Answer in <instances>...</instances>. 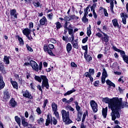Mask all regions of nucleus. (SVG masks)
Instances as JSON below:
<instances>
[{
  "label": "nucleus",
  "mask_w": 128,
  "mask_h": 128,
  "mask_svg": "<svg viewBox=\"0 0 128 128\" xmlns=\"http://www.w3.org/2000/svg\"><path fill=\"white\" fill-rule=\"evenodd\" d=\"M70 16V18H71V20H78V16H76V15H74V14L71 15Z\"/></svg>",
  "instance_id": "nucleus-37"
},
{
  "label": "nucleus",
  "mask_w": 128,
  "mask_h": 128,
  "mask_svg": "<svg viewBox=\"0 0 128 128\" xmlns=\"http://www.w3.org/2000/svg\"><path fill=\"white\" fill-rule=\"evenodd\" d=\"M106 84L110 86H113V88H116V84H114L112 81H110V80H106Z\"/></svg>",
  "instance_id": "nucleus-24"
},
{
  "label": "nucleus",
  "mask_w": 128,
  "mask_h": 128,
  "mask_svg": "<svg viewBox=\"0 0 128 128\" xmlns=\"http://www.w3.org/2000/svg\"><path fill=\"white\" fill-rule=\"evenodd\" d=\"M10 82L14 88H16V90H18V82H16L12 80V79H10Z\"/></svg>",
  "instance_id": "nucleus-13"
},
{
  "label": "nucleus",
  "mask_w": 128,
  "mask_h": 128,
  "mask_svg": "<svg viewBox=\"0 0 128 128\" xmlns=\"http://www.w3.org/2000/svg\"><path fill=\"white\" fill-rule=\"evenodd\" d=\"M18 12H16V9H12L10 10V16L11 18H18Z\"/></svg>",
  "instance_id": "nucleus-7"
},
{
  "label": "nucleus",
  "mask_w": 128,
  "mask_h": 128,
  "mask_svg": "<svg viewBox=\"0 0 128 128\" xmlns=\"http://www.w3.org/2000/svg\"><path fill=\"white\" fill-rule=\"evenodd\" d=\"M66 50L68 52V54L72 50V44L70 43H68L66 46Z\"/></svg>",
  "instance_id": "nucleus-18"
},
{
  "label": "nucleus",
  "mask_w": 128,
  "mask_h": 128,
  "mask_svg": "<svg viewBox=\"0 0 128 128\" xmlns=\"http://www.w3.org/2000/svg\"><path fill=\"white\" fill-rule=\"evenodd\" d=\"M112 49L115 50L116 52H120V55L122 56V58L126 56V53L124 51L116 47L115 46H112Z\"/></svg>",
  "instance_id": "nucleus-8"
},
{
  "label": "nucleus",
  "mask_w": 128,
  "mask_h": 128,
  "mask_svg": "<svg viewBox=\"0 0 128 128\" xmlns=\"http://www.w3.org/2000/svg\"><path fill=\"white\" fill-rule=\"evenodd\" d=\"M104 14L105 16H108V13L106 9L104 8Z\"/></svg>",
  "instance_id": "nucleus-58"
},
{
  "label": "nucleus",
  "mask_w": 128,
  "mask_h": 128,
  "mask_svg": "<svg viewBox=\"0 0 128 128\" xmlns=\"http://www.w3.org/2000/svg\"><path fill=\"white\" fill-rule=\"evenodd\" d=\"M62 118V120L66 124H72V121L70 119V112L68 111L66 112V110H62L61 112Z\"/></svg>",
  "instance_id": "nucleus-3"
},
{
  "label": "nucleus",
  "mask_w": 128,
  "mask_h": 128,
  "mask_svg": "<svg viewBox=\"0 0 128 128\" xmlns=\"http://www.w3.org/2000/svg\"><path fill=\"white\" fill-rule=\"evenodd\" d=\"M52 122L54 126H56L58 124V120L56 119V118H53V120L52 119Z\"/></svg>",
  "instance_id": "nucleus-45"
},
{
  "label": "nucleus",
  "mask_w": 128,
  "mask_h": 128,
  "mask_svg": "<svg viewBox=\"0 0 128 128\" xmlns=\"http://www.w3.org/2000/svg\"><path fill=\"white\" fill-rule=\"evenodd\" d=\"M122 58L125 62L128 64V56H125Z\"/></svg>",
  "instance_id": "nucleus-48"
},
{
  "label": "nucleus",
  "mask_w": 128,
  "mask_h": 128,
  "mask_svg": "<svg viewBox=\"0 0 128 128\" xmlns=\"http://www.w3.org/2000/svg\"><path fill=\"white\" fill-rule=\"evenodd\" d=\"M34 28V23L32 22H30L29 23V30H30V28Z\"/></svg>",
  "instance_id": "nucleus-52"
},
{
  "label": "nucleus",
  "mask_w": 128,
  "mask_h": 128,
  "mask_svg": "<svg viewBox=\"0 0 128 128\" xmlns=\"http://www.w3.org/2000/svg\"><path fill=\"white\" fill-rule=\"evenodd\" d=\"M54 114L57 118H60V114H58V111H54Z\"/></svg>",
  "instance_id": "nucleus-51"
},
{
  "label": "nucleus",
  "mask_w": 128,
  "mask_h": 128,
  "mask_svg": "<svg viewBox=\"0 0 128 128\" xmlns=\"http://www.w3.org/2000/svg\"><path fill=\"white\" fill-rule=\"evenodd\" d=\"M74 104H76V108L78 112V117L80 118L82 116V112H80V106H78V102L76 101L74 102Z\"/></svg>",
  "instance_id": "nucleus-6"
},
{
  "label": "nucleus",
  "mask_w": 128,
  "mask_h": 128,
  "mask_svg": "<svg viewBox=\"0 0 128 128\" xmlns=\"http://www.w3.org/2000/svg\"><path fill=\"white\" fill-rule=\"evenodd\" d=\"M4 96H3V98H4V100H8V98H10V92H8V90H6L5 92H4Z\"/></svg>",
  "instance_id": "nucleus-12"
},
{
  "label": "nucleus",
  "mask_w": 128,
  "mask_h": 128,
  "mask_svg": "<svg viewBox=\"0 0 128 128\" xmlns=\"http://www.w3.org/2000/svg\"><path fill=\"white\" fill-rule=\"evenodd\" d=\"M64 20L66 21V22H70V20H72L70 16L69 17L68 16H65Z\"/></svg>",
  "instance_id": "nucleus-41"
},
{
  "label": "nucleus",
  "mask_w": 128,
  "mask_h": 128,
  "mask_svg": "<svg viewBox=\"0 0 128 128\" xmlns=\"http://www.w3.org/2000/svg\"><path fill=\"white\" fill-rule=\"evenodd\" d=\"M48 46L44 44V52H46L48 50Z\"/></svg>",
  "instance_id": "nucleus-60"
},
{
  "label": "nucleus",
  "mask_w": 128,
  "mask_h": 128,
  "mask_svg": "<svg viewBox=\"0 0 128 128\" xmlns=\"http://www.w3.org/2000/svg\"><path fill=\"white\" fill-rule=\"evenodd\" d=\"M84 58L86 60V62H90V60H92V58L90 56L88 53L84 54Z\"/></svg>",
  "instance_id": "nucleus-15"
},
{
  "label": "nucleus",
  "mask_w": 128,
  "mask_h": 128,
  "mask_svg": "<svg viewBox=\"0 0 128 128\" xmlns=\"http://www.w3.org/2000/svg\"><path fill=\"white\" fill-rule=\"evenodd\" d=\"M102 77L108 78V72H106V70L105 68H103V72L102 73Z\"/></svg>",
  "instance_id": "nucleus-30"
},
{
  "label": "nucleus",
  "mask_w": 128,
  "mask_h": 128,
  "mask_svg": "<svg viewBox=\"0 0 128 128\" xmlns=\"http://www.w3.org/2000/svg\"><path fill=\"white\" fill-rule=\"evenodd\" d=\"M114 0H110V11L112 12L114 14Z\"/></svg>",
  "instance_id": "nucleus-28"
},
{
  "label": "nucleus",
  "mask_w": 128,
  "mask_h": 128,
  "mask_svg": "<svg viewBox=\"0 0 128 128\" xmlns=\"http://www.w3.org/2000/svg\"><path fill=\"white\" fill-rule=\"evenodd\" d=\"M120 17L123 18H128V14H126V13H122V12L120 14Z\"/></svg>",
  "instance_id": "nucleus-35"
},
{
  "label": "nucleus",
  "mask_w": 128,
  "mask_h": 128,
  "mask_svg": "<svg viewBox=\"0 0 128 128\" xmlns=\"http://www.w3.org/2000/svg\"><path fill=\"white\" fill-rule=\"evenodd\" d=\"M96 4H94L93 6H91V10H92L94 18H98V16L96 15V13L94 11V7L96 6Z\"/></svg>",
  "instance_id": "nucleus-23"
},
{
  "label": "nucleus",
  "mask_w": 128,
  "mask_h": 128,
  "mask_svg": "<svg viewBox=\"0 0 128 128\" xmlns=\"http://www.w3.org/2000/svg\"><path fill=\"white\" fill-rule=\"evenodd\" d=\"M6 86V84H4V82H0V90H2Z\"/></svg>",
  "instance_id": "nucleus-43"
},
{
  "label": "nucleus",
  "mask_w": 128,
  "mask_h": 128,
  "mask_svg": "<svg viewBox=\"0 0 128 128\" xmlns=\"http://www.w3.org/2000/svg\"><path fill=\"white\" fill-rule=\"evenodd\" d=\"M52 118H50V116H48L47 119L46 120V126H48V124H50L52 122Z\"/></svg>",
  "instance_id": "nucleus-25"
},
{
  "label": "nucleus",
  "mask_w": 128,
  "mask_h": 128,
  "mask_svg": "<svg viewBox=\"0 0 128 128\" xmlns=\"http://www.w3.org/2000/svg\"><path fill=\"white\" fill-rule=\"evenodd\" d=\"M42 62H40L39 64V70H42Z\"/></svg>",
  "instance_id": "nucleus-63"
},
{
  "label": "nucleus",
  "mask_w": 128,
  "mask_h": 128,
  "mask_svg": "<svg viewBox=\"0 0 128 128\" xmlns=\"http://www.w3.org/2000/svg\"><path fill=\"white\" fill-rule=\"evenodd\" d=\"M48 99H46L44 100V102L43 104L44 108L46 106V104H48Z\"/></svg>",
  "instance_id": "nucleus-47"
},
{
  "label": "nucleus",
  "mask_w": 128,
  "mask_h": 128,
  "mask_svg": "<svg viewBox=\"0 0 128 128\" xmlns=\"http://www.w3.org/2000/svg\"><path fill=\"white\" fill-rule=\"evenodd\" d=\"M68 34H70V36L74 35V30H72V28H68Z\"/></svg>",
  "instance_id": "nucleus-42"
},
{
  "label": "nucleus",
  "mask_w": 128,
  "mask_h": 128,
  "mask_svg": "<svg viewBox=\"0 0 128 128\" xmlns=\"http://www.w3.org/2000/svg\"><path fill=\"white\" fill-rule=\"evenodd\" d=\"M68 24H70V22H66L64 25V28H66V30H68Z\"/></svg>",
  "instance_id": "nucleus-57"
},
{
  "label": "nucleus",
  "mask_w": 128,
  "mask_h": 128,
  "mask_svg": "<svg viewBox=\"0 0 128 128\" xmlns=\"http://www.w3.org/2000/svg\"><path fill=\"white\" fill-rule=\"evenodd\" d=\"M90 106L92 109V110L94 112H98V104L94 100H92L90 102Z\"/></svg>",
  "instance_id": "nucleus-5"
},
{
  "label": "nucleus",
  "mask_w": 128,
  "mask_h": 128,
  "mask_svg": "<svg viewBox=\"0 0 128 128\" xmlns=\"http://www.w3.org/2000/svg\"><path fill=\"white\" fill-rule=\"evenodd\" d=\"M90 34H92V31L90 30V25H89V27L87 28V36H90Z\"/></svg>",
  "instance_id": "nucleus-32"
},
{
  "label": "nucleus",
  "mask_w": 128,
  "mask_h": 128,
  "mask_svg": "<svg viewBox=\"0 0 128 128\" xmlns=\"http://www.w3.org/2000/svg\"><path fill=\"white\" fill-rule=\"evenodd\" d=\"M82 50H85V52L84 54H88V45L82 46Z\"/></svg>",
  "instance_id": "nucleus-40"
},
{
  "label": "nucleus",
  "mask_w": 128,
  "mask_h": 128,
  "mask_svg": "<svg viewBox=\"0 0 128 128\" xmlns=\"http://www.w3.org/2000/svg\"><path fill=\"white\" fill-rule=\"evenodd\" d=\"M0 70L2 72L4 70V64L2 63L0 64Z\"/></svg>",
  "instance_id": "nucleus-62"
},
{
  "label": "nucleus",
  "mask_w": 128,
  "mask_h": 128,
  "mask_svg": "<svg viewBox=\"0 0 128 128\" xmlns=\"http://www.w3.org/2000/svg\"><path fill=\"white\" fill-rule=\"evenodd\" d=\"M74 35H71V37L70 38V42L71 44L74 42Z\"/></svg>",
  "instance_id": "nucleus-49"
},
{
  "label": "nucleus",
  "mask_w": 128,
  "mask_h": 128,
  "mask_svg": "<svg viewBox=\"0 0 128 128\" xmlns=\"http://www.w3.org/2000/svg\"><path fill=\"white\" fill-rule=\"evenodd\" d=\"M47 22L46 16H43L42 19L40 20V22L41 26H44Z\"/></svg>",
  "instance_id": "nucleus-19"
},
{
  "label": "nucleus",
  "mask_w": 128,
  "mask_h": 128,
  "mask_svg": "<svg viewBox=\"0 0 128 128\" xmlns=\"http://www.w3.org/2000/svg\"><path fill=\"white\" fill-rule=\"evenodd\" d=\"M74 100V98H71L69 100L66 101V104H70V102H72Z\"/></svg>",
  "instance_id": "nucleus-64"
},
{
  "label": "nucleus",
  "mask_w": 128,
  "mask_h": 128,
  "mask_svg": "<svg viewBox=\"0 0 128 128\" xmlns=\"http://www.w3.org/2000/svg\"><path fill=\"white\" fill-rule=\"evenodd\" d=\"M9 104L12 108H16V106H18V102H16V100H14V98H12V99L10 100Z\"/></svg>",
  "instance_id": "nucleus-9"
},
{
  "label": "nucleus",
  "mask_w": 128,
  "mask_h": 128,
  "mask_svg": "<svg viewBox=\"0 0 128 128\" xmlns=\"http://www.w3.org/2000/svg\"><path fill=\"white\" fill-rule=\"evenodd\" d=\"M52 112H58V104L54 102L52 104Z\"/></svg>",
  "instance_id": "nucleus-20"
},
{
  "label": "nucleus",
  "mask_w": 128,
  "mask_h": 128,
  "mask_svg": "<svg viewBox=\"0 0 128 128\" xmlns=\"http://www.w3.org/2000/svg\"><path fill=\"white\" fill-rule=\"evenodd\" d=\"M44 118H40L39 120H37V122L38 124H42V122H44Z\"/></svg>",
  "instance_id": "nucleus-46"
},
{
  "label": "nucleus",
  "mask_w": 128,
  "mask_h": 128,
  "mask_svg": "<svg viewBox=\"0 0 128 128\" xmlns=\"http://www.w3.org/2000/svg\"><path fill=\"white\" fill-rule=\"evenodd\" d=\"M55 24L56 26L57 30H59V28H62V24H60V22H57L55 23Z\"/></svg>",
  "instance_id": "nucleus-33"
},
{
  "label": "nucleus",
  "mask_w": 128,
  "mask_h": 128,
  "mask_svg": "<svg viewBox=\"0 0 128 128\" xmlns=\"http://www.w3.org/2000/svg\"><path fill=\"white\" fill-rule=\"evenodd\" d=\"M35 80L38 82H42H42L44 84H45L46 88L48 90L50 88V85H48V80L46 76H35L34 77Z\"/></svg>",
  "instance_id": "nucleus-2"
},
{
  "label": "nucleus",
  "mask_w": 128,
  "mask_h": 128,
  "mask_svg": "<svg viewBox=\"0 0 128 128\" xmlns=\"http://www.w3.org/2000/svg\"><path fill=\"white\" fill-rule=\"evenodd\" d=\"M122 98H118V97L110 98H102V102L106 104H108V107L112 110L110 116L112 120H116V118H120V110L122 102Z\"/></svg>",
  "instance_id": "nucleus-1"
},
{
  "label": "nucleus",
  "mask_w": 128,
  "mask_h": 128,
  "mask_svg": "<svg viewBox=\"0 0 128 128\" xmlns=\"http://www.w3.org/2000/svg\"><path fill=\"white\" fill-rule=\"evenodd\" d=\"M49 20H52V13L47 14Z\"/></svg>",
  "instance_id": "nucleus-56"
},
{
  "label": "nucleus",
  "mask_w": 128,
  "mask_h": 128,
  "mask_svg": "<svg viewBox=\"0 0 128 128\" xmlns=\"http://www.w3.org/2000/svg\"><path fill=\"white\" fill-rule=\"evenodd\" d=\"M26 47L27 48V50H30V52H34V50H32V47L30 46L28 44L26 45Z\"/></svg>",
  "instance_id": "nucleus-50"
},
{
  "label": "nucleus",
  "mask_w": 128,
  "mask_h": 128,
  "mask_svg": "<svg viewBox=\"0 0 128 128\" xmlns=\"http://www.w3.org/2000/svg\"><path fill=\"white\" fill-rule=\"evenodd\" d=\"M71 66L72 68H78V65L76 64L74 62H71Z\"/></svg>",
  "instance_id": "nucleus-53"
},
{
  "label": "nucleus",
  "mask_w": 128,
  "mask_h": 128,
  "mask_svg": "<svg viewBox=\"0 0 128 128\" xmlns=\"http://www.w3.org/2000/svg\"><path fill=\"white\" fill-rule=\"evenodd\" d=\"M67 110H70L71 112H73L74 114V109L72 107V106H66Z\"/></svg>",
  "instance_id": "nucleus-38"
},
{
  "label": "nucleus",
  "mask_w": 128,
  "mask_h": 128,
  "mask_svg": "<svg viewBox=\"0 0 128 128\" xmlns=\"http://www.w3.org/2000/svg\"><path fill=\"white\" fill-rule=\"evenodd\" d=\"M82 21L84 22H88V19L86 18V16H84L82 18Z\"/></svg>",
  "instance_id": "nucleus-44"
},
{
  "label": "nucleus",
  "mask_w": 128,
  "mask_h": 128,
  "mask_svg": "<svg viewBox=\"0 0 128 128\" xmlns=\"http://www.w3.org/2000/svg\"><path fill=\"white\" fill-rule=\"evenodd\" d=\"M89 74H90V76H94V69L90 68Z\"/></svg>",
  "instance_id": "nucleus-39"
},
{
  "label": "nucleus",
  "mask_w": 128,
  "mask_h": 128,
  "mask_svg": "<svg viewBox=\"0 0 128 128\" xmlns=\"http://www.w3.org/2000/svg\"><path fill=\"white\" fill-rule=\"evenodd\" d=\"M15 120L19 126H20V118L18 116H15Z\"/></svg>",
  "instance_id": "nucleus-31"
},
{
  "label": "nucleus",
  "mask_w": 128,
  "mask_h": 128,
  "mask_svg": "<svg viewBox=\"0 0 128 128\" xmlns=\"http://www.w3.org/2000/svg\"><path fill=\"white\" fill-rule=\"evenodd\" d=\"M22 124L24 127L28 126V123L26 121V118L24 117H22Z\"/></svg>",
  "instance_id": "nucleus-22"
},
{
  "label": "nucleus",
  "mask_w": 128,
  "mask_h": 128,
  "mask_svg": "<svg viewBox=\"0 0 128 128\" xmlns=\"http://www.w3.org/2000/svg\"><path fill=\"white\" fill-rule=\"evenodd\" d=\"M36 112L38 113V114H42V110H40V108H38L36 110Z\"/></svg>",
  "instance_id": "nucleus-54"
},
{
  "label": "nucleus",
  "mask_w": 128,
  "mask_h": 128,
  "mask_svg": "<svg viewBox=\"0 0 128 128\" xmlns=\"http://www.w3.org/2000/svg\"><path fill=\"white\" fill-rule=\"evenodd\" d=\"M76 92V90L72 89V90H68L66 93L64 94V96H70V94H72L73 92Z\"/></svg>",
  "instance_id": "nucleus-26"
},
{
  "label": "nucleus",
  "mask_w": 128,
  "mask_h": 128,
  "mask_svg": "<svg viewBox=\"0 0 128 128\" xmlns=\"http://www.w3.org/2000/svg\"><path fill=\"white\" fill-rule=\"evenodd\" d=\"M48 54H50V56H54V53H52V50H50V49H49L48 51Z\"/></svg>",
  "instance_id": "nucleus-59"
},
{
  "label": "nucleus",
  "mask_w": 128,
  "mask_h": 128,
  "mask_svg": "<svg viewBox=\"0 0 128 128\" xmlns=\"http://www.w3.org/2000/svg\"><path fill=\"white\" fill-rule=\"evenodd\" d=\"M18 40H19L20 44H22V46H24V40H22V38L18 36Z\"/></svg>",
  "instance_id": "nucleus-36"
},
{
  "label": "nucleus",
  "mask_w": 128,
  "mask_h": 128,
  "mask_svg": "<svg viewBox=\"0 0 128 128\" xmlns=\"http://www.w3.org/2000/svg\"><path fill=\"white\" fill-rule=\"evenodd\" d=\"M23 96L27 98H30V100H32V94H30L27 90L23 93Z\"/></svg>",
  "instance_id": "nucleus-10"
},
{
  "label": "nucleus",
  "mask_w": 128,
  "mask_h": 128,
  "mask_svg": "<svg viewBox=\"0 0 128 128\" xmlns=\"http://www.w3.org/2000/svg\"><path fill=\"white\" fill-rule=\"evenodd\" d=\"M112 23L114 28H120V25L118 24V19L114 18L112 20Z\"/></svg>",
  "instance_id": "nucleus-11"
},
{
  "label": "nucleus",
  "mask_w": 128,
  "mask_h": 128,
  "mask_svg": "<svg viewBox=\"0 0 128 128\" xmlns=\"http://www.w3.org/2000/svg\"><path fill=\"white\" fill-rule=\"evenodd\" d=\"M102 114L104 118H106V116H108V107L102 108Z\"/></svg>",
  "instance_id": "nucleus-17"
},
{
  "label": "nucleus",
  "mask_w": 128,
  "mask_h": 128,
  "mask_svg": "<svg viewBox=\"0 0 128 128\" xmlns=\"http://www.w3.org/2000/svg\"><path fill=\"white\" fill-rule=\"evenodd\" d=\"M30 32H32V30L28 28H25L22 30V34L24 36L26 34H30Z\"/></svg>",
  "instance_id": "nucleus-16"
},
{
  "label": "nucleus",
  "mask_w": 128,
  "mask_h": 128,
  "mask_svg": "<svg viewBox=\"0 0 128 128\" xmlns=\"http://www.w3.org/2000/svg\"><path fill=\"white\" fill-rule=\"evenodd\" d=\"M30 66L34 70H36V72H38V65L36 62L31 60L30 61Z\"/></svg>",
  "instance_id": "nucleus-4"
},
{
  "label": "nucleus",
  "mask_w": 128,
  "mask_h": 128,
  "mask_svg": "<svg viewBox=\"0 0 128 128\" xmlns=\"http://www.w3.org/2000/svg\"><path fill=\"white\" fill-rule=\"evenodd\" d=\"M4 62L6 64H10V57L8 56H4Z\"/></svg>",
  "instance_id": "nucleus-27"
},
{
  "label": "nucleus",
  "mask_w": 128,
  "mask_h": 128,
  "mask_svg": "<svg viewBox=\"0 0 128 128\" xmlns=\"http://www.w3.org/2000/svg\"><path fill=\"white\" fill-rule=\"evenodd\" d=\"M88 37H86V38H84L82 40V44H86L88 42Z\"/></svg>",
  "instance_id": "nucleus-61"
},
{
  "label": "nucleus",
  "mask_w": 128,
  "mask_h": 128,
  "mask_svg": "<svg viewBox=\"0 0 128 128\" xmlns=\"http://www.w3.org/2000/svg\"><path fill=\"white\" fill-rule=\"evenodd\" d=\"M48 48H50V50H54V46L52 44H50L48 46Z\"/></svg>",
  "instance_id": "nucleus-55"
},
{
  "label": "nucleus",
  "mask_w": 128,
  "mask_h": 128,
  "mask_svg": "<svg viewBox=\"0 0 128 128\" xmlns=\"http://www.w3.org/2000/svg\"><path fill=\"white\" fill-rule=\"evenodd\" d=\"M71 44H72V46L74 48H76V50L78 48V42H72Z\"/></svg>",
  "instance_id": "nucleus-34"
},
{
  "label": "nucleus",
  "mask_w": 128,
  "mask_h": 128,
  "mask_svg": "<svg viewBox=\"0 0 128 128\" xmlns=\"http://www.w3.org/2000/svg\"><path fill=\"white\" fill-rule=\"evenodd\" d=\"M100 32H102V34L104 36V38L103 39H102V40H104V42H108V34H105L104 32H102L101 30H100Z\"/></svg>",
  "instance_id": "nucleus-14"
},
{
  "label": "nucleus",
  "mask_w": 128,
  "mask_h": 128,
  "mask_svg": "<svg viewBox=\"0 0 128 128\" xmlns=\"http://www.w3.org/2000/svg\"><path fill=\"white\" fill-rule=\"evenodd\" d=\"M33 4L35 8H38L40 6V3L38 0H34L33 2Z\"/></svg>",
  "instance_id": "nucleus-29"
},
{
  "label": "nucleus",
  "mask_w": 128,
  "mask_h": 128,
  "mask_svg": "<svg viewBox=\"0 0 128 128\" xmlns=\"http://www.w3.org/2000/svg\"><path fill=\"white\" fill-rule=\"evenodd\" d=\"M29 120L31 122H34V120H36V115L34 114V111H32L31 112V114L29 117Z\"/></svg>",
  "instance_id": "nucleus-21"
}]
</instances>
